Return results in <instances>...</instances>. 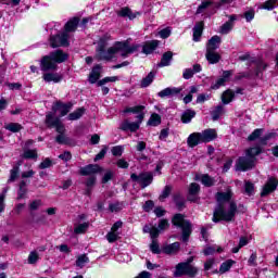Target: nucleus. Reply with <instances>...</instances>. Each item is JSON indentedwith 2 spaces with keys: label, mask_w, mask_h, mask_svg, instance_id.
Returning <instances> with one entry per match:
<instances>
[{
  "label": "nucleus",
  "mask_w": 278,
  "mask_h": 278,
  "mask_svg": "<svg viewBox=\"0 0 278 278\" xmlns=\"http://www.w3.org/2000/svg\"><path fill=\"white\" fill-rule=\"evenodd\" d=\"M238 214V204L236 202H226L224 204H217L213 213V223H232Z\"/></svg>",
  "instance_id": "nucleus-1"
},
{
  "label": "nucleus",
  "mask_w": 278,
  "mask_h": 278,
  "mask_svg": "<svg viewBox=\"0 0 278 278\" xmlns=\"http://www.w3.org/2000/svg\"><path fill=\"white\" fill-rule=\"evenodd\" d=\"M68 60V54L62 50H56L51 52L49 55H46L41 60V71L45 73L47 71H55L58 68V64H62V62H66Z\"/></svg>",
  "instance_id": "nucleus-2"
},
{
  "label": "nucleus",
  "mask_w": 278,
  "mask_h": 278,
  "mask_svg": "<svg viewBox=\"0 0 278 278\" xmlns=\"http://www.w3.org/2000/svg\"><path fill=\"white\" fill-rule=\"evenodd\" d=\"M175 227H180L182 229V242H188L190 235L192 233V224L190 220L186 219L184 214H176L172 219Z\"/></svg>",
  "instance_id": "nucleus-3"
},
{
  "label": "nucleus",
  "mask_w": 278,
  "mask_h": 278,
  "mask_svg": "<svg viewBox=\"0 0 278 278\" xmlns=\"http://www.w3.org/2000/svg\"><path fill=\"white\" fill-rule=\"evenodd\" d=\"M113 49L116 53H121L122 58H128V55H131V53H136L138 49H140L139 45L129 46V41H117L113 46Z\"/></svg>",
  "instance_id": "nucleus-4"
},
{
  "label": "nucleus",
  "mask_w": 278,
  "mask_h": 278,
  "mask_svg": "<svg viewBox=\"0 0 278 278\" xmlns=\"http://www.w3.org/2000/svg\"><path fill=\"white\" fill-rule=\"evenodd\" d=\"M197 273V267L192 266L190 263H179L176 265L174 275L175 277H184V275H188V277H194Z\"/></svg>",
  "instance_id": "nucleus-5"
},
{
  "label": "nucleus",
  "mask_w": 278,
  "mask_h": 278,
  "mask_svg": "<svg viewBox=\"0 0 278 278\" xmlns=\"http://www.w3.org/2000/svg\"><path fill=\"white\" fill-rule=\"evenodd\" d=\"M255 166V161L252 157L248 156H240L236 162V170L247 172L251 170Z\"/></svg>",
  "instance_id": "nucleus-6"
},
{
  "label": "nucleus",
  "mask_w": 278,
  "mask_h": 278,
  "mask_svg": "<svg viewBox=\"0 0 278 278\" xmlns=\"http://www.w3.org/2000/svg\"><path fill=\"white\" fill-rule=\"evenodd\" d=\"M130 179L137 181V184H141V188H147V186H151L153 184V174L151 173H141L139 175L131 174Z\"/></svg>",
  "instance_id": "nucleus-7"
},
{
  "label": "nucleus",
  "mask_w": 278,
  "mask_h": 278,
  "mask_svg": "<svg viewBox=\"0 0 278 278\" xmlns=\"http://www.w3.org/2000/svg\"><path fill=\"white\" fill-rule=\"evenodd\" d=\"M50 47L55 49L58 47H68V33L50 37Z\"/></svg>",
  "instance_id": "nucleus-8"
},
{
  "label": "nucleus",
  "mask_w": 278,
  "mask_h": 278,
  "mask_svg": "<svg viewBox=\"0 0 278 278\" xmlns=\"http://www.w3.org/2000/svg\"><path fill=\"white\" fill-rule=\"evenodd\" d=\"M97 60H103L105 62H110L116 58V52L114 50V46L109 48L108 50H99L96 54Z\"/></svg>",
  "instance_id": "nucleus-9"
},
{
  "label": "nucleus",
  "mask_w": 278,
  "mask_h": 278,
  "mask_svg": "<svg viewBox=\"0 0 278 278\" xmlns=\"http://www.w3.org/2000/svg\"><path fill=\"white\" fill-rule=\"evenodd\" d=\"M277 186H278L277 178H275V177L268 178L267 182L263 187L261 197H268V194H270V192H275L277 190Z\"/></svg>",
  "instance_id": "nucleus-10"
},
{
  "label": "nucleus",
  "mask_w": 278,
  "mask_h": 278,
  "mask_svg": "<svg viewBox=\"0 0 278 278\" xmlns=\"http://www.w3.org/2000/svg\"><path fill=\"white\" fill-rule=\"evenodd\" d=\"M231 197H233V192H231V189H227L226 192H217L216 193V201L217 205H225V203H235L231 201Z\"/></svg>",
  "instance_id": "nucleus-11"
},
{
  "label": "nucleus",
  "mask_w": 278,
  "mask_h": 278,
  "mask_svg": "<svg viewBox=\"0 0 278 278\" xmlns=\"http://www.w3.org/2000/svg\"><path fill=\"white\" fill-rule=\"evenodd\" d=\"M142 123H140V119H138V122H132L130 123L129 121L125 119L121 126H119V129L122 131H138V129H140V125Z\"/></svg>",
  "instance_id": "nucleus-12"
},
{
  "label": "nucleus",
  "mask_w": 278,
  "mask_h": 278,
  "mask_svg": "<svg viewBox=\"0 0 278 278\" xmlns=\"http://www.w3.org/2000/svg\"><path fill=\"white\" fill-rule=\"evenodd\" d=\"M96 173H103V167L97 164H90L80 168V175L83 176L94 175Z\"/></svg>",
  "instance_id": "nucleus-13"
},
{
  "label": "nucleus",
  "mask_w": 278,
  "mask_h": 278,
  "mask_svg": "<svg viewBox=\"0 0 278 278\" xmlns=\"http://www.w3.org/2000/svg\"><path fill=\"white\" fill-rule=\"evenodd\" d=\"M181 90H182L181 88H177V87H167L161 90L157 93V97H160L161 99H166V97H177V94H179Z\"/></svg>",
  "instance_id": "nucleus-14"
},
{
  "label": "nucleus",
  "mask_w": 278,
  "mask_h": 278,
  "mask_svg": "<svg viewBox=\"0 0 278 278\" xmlns=\"http://www.w3.org/2000/svg\"><path fill=\"white\" fill-rule=\"evenodd\" d=\"M71 108H73V103H62L61 101L56 102L54 106H52L53 112H61V116H66L71 112Z\"/></svg>",
  "instance_id": "nucleus-15"
},
{
  "label": "nucleus",
  "mask_w": 278,
  "mask_h": 278,
  "mask_svg": "<svg viewBox=\"0 0 278 278\" xmlns=\"http://www.w3.org/2000/svg\"><path fill=\"white\" fill-rule=\"evenodd\" d=\"M199 192H201V186L197 182H192L189 186L188 190V201L194 202L197 201V197H199Z\"/></svg>",
  "instance_id": "nucleus-16"
},
{
  "label": "nucleus",
  "mask_w": 278,
  "mask_h": 278,
  "mask_svg": "<svg viewBox=\"0 0 278 278\" xmlns=\"http://www.w3.org/2000/svg\"><path fill=\"white\" fill-rule=\"evenodd\" d=\"M203 71V67L201 64H194L192 68H186L182 73L184 79H192L197 73H201Z\"/></svg>",
  "instance_id": "nucleus-17"
},
{
  "label": "nucleus",
  "mask_w": 278,
  "mask_h": 278,
  "mask_svg": "<svg viewBox=\"0 0 278 278\" xmlns=\"http://www.w3.org/2000/svg\"><path fill=\"white\" fill-rule=\"evenodd\" d=\"M201 143H203L201 132H193L187 139V144L191 149H194V147H198V144H201Z\"/></svg>",
  "instance_id": "nucleus-18"
},
{
  "label": "nucleus",
  "mask_w": 278,
  "mask_h": 278,
  "mask_svg": "<svg viewBox=\"0 0 278 278\" xmlns=\"http://www.w3.org/2000/svg\"><path fill=\"white\" fill-rule=\"evenodd\" d=\"M222 42H223V39L220 38V36L218 35L213 36L206 45V51H216V49L220 48Z\"/></svg>",
  "instance_id": "nucleus-19"
},
{
  "label": "nucleus",
  "mask_w": 278,
  "mask_h": 278,
  "mask_svg": "<svg viewBox=\"0 0 278 278\" xmlns=\"http://www.w3.org/2000/svg\"><path fill=\"white\" fill-rule=\"evenodd\" d=\"M116 14L121 18H129V21H134V18H136V13H134L131 9L127 7L117 10Z\"/></svg>",
  "instance_id": "nucleus-20"
},
{
  "label": "nucleus",
  "mask_w": 278,
  "mask_h": 278,
  "mask_svg": "<svg viewBox=\"0 0 278 278\" xmlns=\"http://www.w3.org/2000/svg\"><path fill=\"white\" fill-rule=\"evenodd\" d=\"M202 138V142H212V140H216V130L215 129H205L200 132Z\"/></svg>",
  "instance_id": "nucleus-21"
},
{
  "label": "nucleus",
  "mask_w": 278,
  "mask_h": 278,
  "mask_svg": "<svg viewBox=\"0 0 278 278\" xmlns=\"http://www.w3.org/2000/svg\"><path fill=\"white\" fill-rule=\"evenodd\" d=\"M205 58L208 64H218L220 62V55L216 50H206Z\"/></svg>",
  "instance_id": "nucleus-22"
},
{
  "label": "nucleus",
  "mask_w": 278,
  "mask_h": 278,
  "mask_svg": "<svg viewBox=\"0 0 278 278\" xmlns=\"http://www.w3.org/2000/svg\"><path fill=\"white\" fill-rule=\"evenodd\" d=\"M180 244L179 242H174L172 244H167L163 248V253L166 255H177L179 253Z\"/></svg>",
  "instance_id": "nucleus-23"
},
{
  "label": "nucleus",
  "mask_w": 278,
  "mask_h": 278,
  "mask_svg": "<svg viewBox=\"0 0 278 278\" xmlns=\"http://www.w3.org/2000/svg\"><path fill=\"white\" fill-rule=\"evenodd\" d=\"M42 77L43 81H47L48 84H51V81H53V84H60V81H62V75L58 73H46Z\"/></svg>",
  "instance_id": "nucleus-24"
},
{
  "label": "nucleus",
  "mask_w": 278,
  "mask_h": 278,
  "mask_svg": "<svg viewBox=\"0 0 278 278\" xmlns=\"http://www.w3.org/2000/svg\"><path fill=\"white\" fill-rule=\"evenodd\" d=\"M203 22H198L193 27V40L194 42H199L201 40V36H203Z\"/></svg>",
  "instance_id": "nucleus-25"
},
{
  "label": "nucleus",
  "mask_w": 278,
  "mask_h": 278,
  "mask_svg": "<svg viewBox=\"0 0 278 278\" xmlns=\"http://www.w3.org/2000/svg\"><path fill=\"white\" fill-rule=\"evenodd\" d=\"M100 77H101V65H96L89 75V83L97 84Z\"/></svg>",
  "instance_id": "nucleus-26"
},
{
  "label": "nucleus",
  "mask_w": 278,
  "mask_h": 278,
  "mask_svg": "<svg viewBox=\"0 0 278 278\" xmlns=\"http://www.w3.org/2000/svg\"><path fill=\"white\" fill-rule=\"evenodd\" d=\"M160 46V41L152 40L143 46L142 53H146V55L151 54L157 47Z\"/></svg>",
  "instance_id": "nucleus-27"
},
{
  "label": "nucleus",
  "mask_w": 278,
  "mask_h": 278,
  "mask_svg": "<svg viewBox=\"0 0 278 278\" xmlns=\"http://www.w3.org/2000/svg\"><path fill=\"white\" fill-rule=\"evenodd\" d=\"M94 184H97L96 176H90L89 178H87L85 182V186H86L85 194L87 197H90V194H92V188H94Z\"/></svg>",
  "instance_id": "nucleus-28"
},
{
  "label": "nucleus",
  "mask_w": 278,
  "mask_h": 278,
  "mask_svg": "<svg viewBox=\"0 0 278 278\" xmlns=\"http://www.w3.org/2000/svg\"><path fill=\"white\" fill-rule=\"evenodd\" d=\"M233 97H236V93L231 91V89L224 91L222 94V103L224 105H229V103L233 101Z\"/></svg>",
  "instance_id": "nucleus-29"
},
{
  "label": "nucleus",
  "mask_w": 278,
  "mask_h": 278,
  "mask_svg": "<svg viewBox=\"0 0 278 278\" xmlns=\"http://www.w3.org/2000/svg\"><path fill=\"white\" fill-rule=\"evenodd\" d=\"M170 62H173V52L167 51L162 55L161 62L159 63L160 67L170 66Z\"/></svg>",
  "instance_id": "nucleus-30"
},
{
  "label": "nucleus",
  "mask_w": 278,
  "mask_h": 278,
  "mask_svg": "<svg viewBox=\"0 0 278 278\" xmlns=\"http://www.w3.org/2000/svg\"><path fill=\"white\" fill-rule=\"evenodd\" d=\"M197 116V112L188 109L181 115V123L188 124Z\"/></svg>",
  "instance_id": "nucleus-31"
},
{
  "label": "nucleus",
  "mask_w": 278,
  "mask_h": 278,
  "mask_svg": "<svg viewBox=\"0 0 278 278\" xmlns=\"http://www.w3.org/2000/svg\"><path fill=\"white\" fill-rule=\"evenodd\" d=\"M144 105L132 106V114H138L137 119L139 121V123H142L144 121Z\"/></svg>",
  "instance_id": "nucleus-32"
},
{
  "label": "nucleus",
  "mask_w": 278,
  "mask_h": 278,
  "mask_svg": "<svg viewBox=\"0 0 278 278\" xmlns=\"http://www.w3.org/2000/svg\"><path fill=\"white\" fill-rule=\"evenodd\" d=\"M77 25H79V18L74 17V18L70 20L65 24V34H68V31H75V29H77Z\"/></svg>",
  "instance_id": "nucleus-33"
},
{
  "label": "nucleus",
  "mask_w": 278,
  "mask_h": 278,
  "mask_svg": "<svg viewBox=\"0 0 278 278\" xmlns=\"http://www.w3.org/2000/svg\"><path fill=\"white\" fill-rule=\"evenodd\" d=\"M89 263H90V258L86 254H80L76 258L77 268H84V266H86V264H89Z\"/></svg>",
  "instance_id": "nucleus-34"
},
{
  "label": "nucleus",
  "mask_w": 278,
  "mask_h": 278,
  "mask_svg": "<svg viewBox=\"0 0 278 278\" xmlns=\"http://www.w3.org/2000/svg\"><path fill=\"white\" fill-rule=\"evenodd\" d=\"M153 79H155V73L154 72H150L147 77H144L141 80V87L142 88H149V86H151V84H153Z\"/></svg>",
  "instance_id": "nucleus-35"
},
{
  "label": "nucleus",
  "mask_w": 278,
  "mask_h": 278,
  "mask_svg": "<svg viewBox=\"0 0 278 278\" xmlns=\"http://www.w3.org/2000/svg\"><path fill=\"white\" fill-rule=\"evenodd\" d=\"M260 153H262V148L260 147L250 148L245 151V155L251 157L253 162H255V156L260 155Z\"/></svg>",
  "instance_id": "nucleus-36"
},
{
  "label": "nucleus",
  "mask_w": 278,
  "mask_h": 278,
  "mask_svg": "<svg viewBox=\"0 0 278 278\" xmlns=\"http://www.w3.org/2000/svg\"><path fill=\"white\" fill-rule=\"evenodd\" d=\"M143 233H150V238H157L160 236V230L157 227H150L149 225H146L143 227Z\"/></svg>",
  "instance_id": "nucleus-37"
},
{
  "label": "nucleus",
  "mask_w": 278,
  "mask_h": 278,
  "mask_svg": "<svg viewBox=\"0 0 278 278\" xmlns=\"http://www.w3.org/2000/svg\"><path fill=\"white\" fill-rule=\"evenodd\" d=\"M4 129L12 131V134H18L23 129V125L18 123H10L4 126Z\"/></svg>",
  "instance_id": "nucleus-38"
},
{
  "label": "nucleus",
  "mask_w": 278,
  "mask_h": 278,
  "mask_svg": "<svg viewBox=\"0 0 278 278\" xmlns=\"http://www.w3.org/2000/svg\"><path fill=\"white\" fill-rule=\"evenodd\" d=\"M236 262L233 260H228L224 262L219 267V273L224 275V273H229L231 270V266H233Z\"/></svg>",
  "instance_id": "nucleus-39"
},
{
  "label": "nucleus",
  "mask_w": 278,
  "mask_h": 278,
  "mask_svg": "<svg viewBox=\"0 0 278 278\" xmlns=\"http://www.w3.org/2000/svg\"><path fill=\"white\" fill-rule=\"evenodd\" d=\"M161 124H162V117L157 113L152 114L150 119L148 121V125H150L151 127H157V125H161Z\"/></svg>",
  "instance_id": "nucleus-40"
},
{
  "label": "nucleus",
  "mask_w": 278,
  "mask_h": 278,
  "mask_svg": "<svg viewBox=\"0 0 278 278\" xmlns=\"http://www.w3.org/2000/svg\"><path fill=\"white\" fill-rule=\"evenodd\" d=\"M174 203L176 204V207L181 211L184 207H186V199L181 197L180 194L174 195Z\"/></svg>",
  "instance_id": "nucleus-41"
},
{
  "label": "nucleus",
  "mask_w": 278,
  "mask_h": 278,
  "mask_svg": "<svg viewBox=\"0 0 278 278\" xmlns=\"http://www.w3.org/2000/svg\"><path fill=\"white\" fill-rule=\"evenodd\" d=\"M223 114H225V108L223 105H217L212 112L213 121H218Z\"/></svg>",
  "instance_id": "nucleus-42"
},
{
  "label": "nucleus",
  "mask_w": 278,
  "mask_h": 278,
  "mask_svg": "<svg viewBox=\"0 0 278 278\" xmlns=\"http://www.w3.org/2000/svg\"><path fill=\"white\" fill-rule=\"evenodd\" d=\"M21 164L14 166L11 170H10V178L8 180L9 184H12V181H16V178L18 177V173L21 172L20 168Z\"/></svg>",
  "instance_id": "nucleus-43"
},
{
  "label": "nucleus",
  "mask_w": 278,
  "mask_h": 278,
  "mask_svg": "<svg viewBox=\"0 0 278 278\" xmlns=\"http://www.w3.org/2000/svg\"><path fill=\"white\" fill-rule=\"evenodd\" d=\"M108 40H110V35H104L102 38H100L96 51L98 52L105 49V47H108Z\"/></svg>",
  "instance_id": "nucleus-44"
},
{
  "label": "nucleus",
  "mask_w": 278,
  "mask_h": 278,
  "mask_svg": "<svg viewBox=\"0 0 278 278\" xmlns=\"http://www.w3.org/2000/svg\"><path fill=\"white\" fill-rule=\"evenodd\" d=\"M268 68V64L264 63L263 61H258L256 63V70H255V75L256 77H262L263 71H266Z\"/></svg>",
  "instance_id": "nucleus-45"
},
{
  "label": "nucleus",
  "mask_w": 278,
  "mask_h": 278,
  "mask_svg": "<svg viewBox=\"0 0 278 278\" xmlns=\"http://www.w3.org/2000/svg\"><path fill=\"white\" fill-rule=\"evenodd\" d=\"M58 121H60V118L59 117H54L53 116V113H48L47 115H46V125L48 126V127H55V124L54 123H56Z\"/></svg>",
  "instance_id": "nucleus-46"
},
{
  "label": "nucleus",
  "mask_w": 278,
  "mask_h": 278,
  "mask_svg": "<svg viewBox=\"0 0 278 278\" xmlns=\"http://www.w3.org/2000/svg\"><path fill=\"white\" fill-rule=\"evenodd\" d=\"M84 112H85V110L83 108H80V109L74 111L73 113H71L67 116V118H68V121H79V117L84 116Z\"/></svg>",
  "instance_id": "nucleus-47"
},
{
  "label": "nucleus",
  "mask_w": 278,
  "mask_h": 278,
  "mask_svg": "<svg viewBox=\"0 0 278 278\" xmlns=\"http://www.w3.org/2000/svg\"><path fill=\"white\" fill-rule=\"evenodd\" d=\"M201 181L203 186H206V188H211V186H214L216 184V180L214 178L210 177V175H203L201 178Z\"/></svg>",
  "instance_id": "nucleus-48"
},
{
  "label": "nucleus",
  "mask_w": 278,
  "mask_h": 278,
  "mask_svg": "<svg viewBox=\"0 0 278 278\" xmlns=\"http://www.w3.org/2000/svg\"><path fill=\"white\" fill-rule=\"evenodd\" d=\"M88 227H90L89 223L79 224L74 228V233H86V231H88Z\"/></svg>",
  "instance_id": "nucleus-49"
},
{
  "label": "nucleus",
  "mask_w": 278,
  "mask_h": 278,
  "mask_svg": "<svg viewBox=\"0 0 278 278\" xmlns=\"http://www.w3.org/2000/svg\"><path fill=\"white\" fill-rule=\"evenodd\" d=\"M170 192H173V187L168 185L165 186L161 195L159 197L160 201H164V199H168V197H170Z\"/></svg>",
  "instance_id": "nucleus-50"
},
{
  "label": "nucleus",
  "mask_w": 278,
  "mask_h": 278,
  "mask_svg": "<svg viewBox=\"0 0 278 278\" xmlns=\"http://www.w3.org/2000/svg\"><path fill=\"white\" fill-rule=\"evenodd\" d=\"M278 5V0H267L266 2H264L262 9L263 10H275V8H277Z\"/></svg>",
  "instance_id": "nucleus-51"
},
{
  "label": "nucleus",
  "mask_w": 278,
  "mask_h": 278,
  "mask_svg": "<svg viewBox=\"0 0 278 278\" xmlns=\"http://www.w3.org/2000/svg\"><path fill=\"white\" fill-rule=\"evenodd\" d=\"M124 151H125V148L123 146H115L111 149V153L112 155H114V157H121Z\"/></svg>",
  "instance_id": "nucleus-52"
},
{
  "label": "nucleus",
  "mask_w": 278,
  "mask_h": 278,
  "mask_svg": "<svg viewBox=\"0 0 278 278\" xmlns=\"http://www.w3.org/2000/svg\"><path fill=\"white\" fill-rule=\"evenodd\" d=\"M262 134H264V129L257 128L248 137V140L250 142H253L254 140H257V138H260Z\"/></svg>",
  "instance_id": "nucleus-53"
},
{
  "label": "nucleus",
  "mask_w": 278,
  "mask_h": 278,
  "mask_svg": "<svg viewBox=\"0 0 278 278\" xmlns=\"http://www.w3.org/2000/svg\"><path fill=\"white\" fill-rule=\"evenodd\" d=\"M231 29H233V23L226 22L220 27V34L227 35V34H229V31H231Z\"/></svg>",
  "instance_id": "nucleus-54"
},
{
  "label": "nucleus",
  "mask_w": 278,
  "mask_h": 278,
  "mask_svg": "<svg viewBox=\"0 0 278 278\" xmlns=\"http://www.w3.org/2000/svg\"><path fill=\"white\" fill-rule=\"evenodd\" d=\"M23 157L25 160H36L38 157V154L36 153V150H25Z\"/></svg>",
  "instance_id": "nucleus-55"
},
{
  "label": "nucleus",
  "mask_w": 278,
  "mask_h": 278,
  "mask_svg": "<svg viewBox=\"0 0 278 278\" xmlns=\"http://www.w3.org/2000/svg\"><path fill=\"white\" fill-rule=\"evenodd\" d=\"M55 142H58V144H68V142H71V139H68V137H66V135H64L63 132L56 136Z\"/></svg>",
  "instance_id": "nucleus-56"
},
{
  "label": "nucleus",
  "mask_w": 278,
  "mask_h": 278,
  "mask_svg": "<svg viewBox=\"0 0 278 278\" xmlns=\"http://www.w3.org/2000/svg\"><path fill=\"white\" fill-rule=\"evenodd\" d=\"M110 81H118V76L105 77L97 83V86H105V84H110Z\"/></svg>",
  "instance_id": "nucleus-57"
},
{
  "label": "nucleus",
  "mask_w": 278,
  "mask_h": 278,
  "mask_svg": "<svg viewBox=\"0 0 278 278\" xmlns=\"http://www.w3.org/2000/svg\"><path fill=\"white\" fill-rule=\"evenodd\" d=\"M210 5H212V1H203L198 7V10H197L195 14H203V12H205V10H207V8H210Z\"/></svg>",
  "instance_id": "nucleus-58"
},
{
  "label": "nucleus",
  "mask_w": 278,
  "mask_h": 278,
  "mask_svg": "<svg viewBox=\"0 0 278 278\" xmlns=\"http://www.w3.org/2000/svg\"><path fill=\"white\" fill-rule=\"evenodd\" d=\"M168 227H170L168 219H161L159 222V226L156 229L159 230V233H160V231H166V229H168Z\"/></svg>",
  "instance_id": "nucleus-59"
},
{
  "label": "nucleus",
  "mask_w": 278,
  "mask_h": 278,
  "mask_svg": "<svg viewBox=\"0 0 278 278\" xmlns=\"http://www.w3.org/2000/svg\"><path fill=\"white\" fill-rule=\"evenodd\" d=\"M244 192L248 197H251L253 192H255V186L252 182L247 181L244 185Z\"/></svg>",
  "instance_id": "nucleus-60"
},
{
  "label": "nucleus",
  "mask_w": 278,
  "mask_h": 278,
  "mask_svg": "<svg viewBox=\"0 0 278 278\" xmlns=\"http://www.w3.org/2000/svg\"><path fill=\"white\" fill-rule=\"evenodd\" d=\"M152 239V243L150 244V251H152V253L154 254H160V244L157 243V239L156 238H151Z\"/></svg>",
  "instance_id": "nucleus-61"
},
{
  "label": "nucleus",
  "mask_w": 278,
  "mask_h": 278,
  "mask_svg": "<svg viewBox=\"0 0 278 278\" xmlns=\"http://www.w3.org/2000/svg\"><path fill=\"white\" fill-rule=\"evenodd\" d=\"M118 236H121V232H114V231H110L106 235V240L108 242L112 243V242H116V240H118Z\"/></svg>",
  "instance_id": "nucleus-62"
},
{
  "label": "nucleus",
  "mask_w": 278,
  "mask_h": 278,
  "mask_svg": "<svg viewBox=\"0 0 278 278\" xmlns=\"http://www.w3.org/2000/svg\"><path fill=\"white\" fill-rule=\"evenodd\" d=\"M40 207H42V200H35L29 204L30 212H36V210H40Z\"/></svg>",
  "instance_id": "nucleus-63"
},
{
  "label": "nucleus",
  "mask_w": 278,
  "mask_h": 278,
  "mask_svg": "<svg viewBox=\"0 0 278 278\" xmlns=\"http://www.w3.org/2000/svg\"><path fill=\"white\" fill-rule=\"evenodd\" d=\"M54 127L56 129V132L60 134H66V128L64 127V124L60 119H56L54 123Z\"/></svg>",
  "instance_id": "nucleus-64"
}]
</instances>
